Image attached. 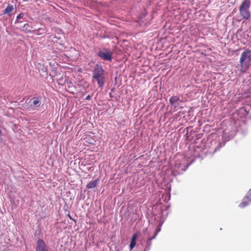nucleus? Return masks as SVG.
Segmentation results:
<instances>
[{"label": "nucleus", "instance_id": "9d476101", "mask_svg": "<svg viewBox=\"0 0 251 251\" xmlns=\"http://www.w3.org/2000/svg\"><path fill=\"white\" fill-rule=\"evenodd\" d=\"M13 10V6L12 5L9 4L5 10L3 11V14H6L11 12Z\"/></svg>", "mask_w": 251, "mask_h": 251}, {"label": "nucleus", "instance_id": "ddd939ff", "mask_svg": "<svg viewBox=\"0 0 251 251\" xmlns=\"http://www.w3.org/2000/svg\"><path fill=\"white\" fill-rule=\"evenodd\" d=\"M24 16V13H21L19 14L17 17V19L16 20L15 24H18L19 23H22V22L19 21V19L23 18Z\"/></svg>", "mask_w": 251, "mask_h": 251}, {"label": "nucleus", "instance_id": "20e7f679", "mask_svg": "<svg viewBox=\"0 0 251 251\" xmlns=\"http://www.w3.org/2000/svg\"><path fill=\"white\" fill-rule=\"evenodd\" d=\"M97 55L103 60L110 61L112 60V52L110 50H106L105 51H100Z\"/></svg>", "mask_w": 251, "mask_h": 251}, {"label": "nucleus", "instance_id": "2eb2a0df", "mask_svg": "<svg viewBox=\"0 0 251 251\" xmlns=\"http://www.w3.org/2000/svg\"><path fill=\"white\" fill-rule=\"evenodd\" d=\"M68 216L69 217V218L70 219H71V220H73V221H75V220H74V219H73L70 214H68Z\"/></svg>", "mask_w": 251, "mask_h": 251}, {"label": "nucleus", "instance_id": "7ed1b4c3", "mask_svg": "<svg viewBox=\"0 0 251 251\" xmlns=\"http://www.w3.org/2000/svg\"><path fill=\"white\" fill-rule=\"evenodd\" d=\"M251 4V0H244L239 7L240 13L245 20H249L251 17L249 10Z\"/></svg>", "mask_w": 251, "mask_h": 251}, {"label": "nucleus", "instance_id": "0eeeda50", "mask_svg": "<svg viewBox=\"0 0 251 251\" xmlns=\"http://www.w3.org/2000/svg\"><path fill=\"white\" fill-rule=\"evenodd\" d=\"M137 238V233H134L133 234L130 241V250L131 251L133 248L135 246L136 244V239Z\"/></svg>", "mask_w": 251, "mask_h": 251}, {"label": "nucleus", "instance_id": "6e6552de", "mask_svg": "<svg viewBox=\"0 0 251 251\" xmlns=\"http://www.w3.org/2000/svg\"><path fill=\"white\" fill-rule=\"evenodd\" d=\"M33 100L32 104L36 107L39 106L41 104V99L39 98H34L32 99Z\"/></svg>", "mask_w": 251, "mask_h": 251}, {"label": "nucleus", "instance_id": "9b49d317", "mask_svg": "<svg viewBox=\"0 0 251 251\" xmlns=\"http://www.w3.org/2000/svg\"><path fill=\"white\" fill-rule=\"evenodd\" d=\"M35 31L38 32L36 33L37 35H40L46 33L47 31L45 27H40L36 30Z\"/></svg>", "mask_w": 251, "mask_h": 251}, {"label": "nucleus", "instance_id": "1a4fd4ad", "mask_svg": "<svg viewBox=\"0 0 251 251\" xmlns=\"http://www.w3.org/2000/svg\"><path fill=\"white\" fill-rule=\"evenodd\" d=\"M97 184H98V181L97 180H95V181H90V182H89L87 184L86 187L88 189H92V188H93L96 187Z\"/></svg>", "mask_w": 251, "mask_h": 251}, {"label": "nucleus", "instance_id": "f03ea898", "mask_svg": "<svg viewBox=\"0 0 251 251\" xmlns=\"http://www.w3.org/2000/svg\"><path fill=\"white\" fill-rule=\"evenodd\" d=\"M93 78L96 79L99 86L102 88L104 84V71L102 67L99 65H96L93 71Z\"/></svg>", "mask_w": 251, "mask_h": 251}, {"label": "nucleus", "instance_id": "423d86ee", "mask_svg": "<svg viewBox=\"0 0 251 251\" xmlns=\"http://www.w3.org/2000/svg\"><path fill=\"white\" fill-rule=\"evenodd\" d=\"M32 27L28 24H25L24 26L21 28V30L25 33L35 32V30H32Z\"/></svg>", "mask_w": 251, "mask_h": 251}, {"label": "nucleus", "instance_id": "dca6fc26", "mask_svg": "<svg viewBox=\"0 0 251 251\" xmlns=\"http://www.w3.org/2000/svg\"><path fill=\"white\" fill-rule=\"evenodd\" d=\"M149 249H150V247H146L145 248V249H144V251H148L149 250Z\"/></svg>", "mask_w": 251, "mask_h": 251}, {"label": "nucleus", "instance_id": "f8f14e48", "mask_svg": "<svg viewBox=\"0 0 251 251\" xmlns=\"http://www.w3.org/2000/svg\"><path fill=\"white\" fill-rule=\"evenodd\" d=\"M179 99L177 96H173L170 99V102L172 104H174L176 103Z\"/></svg>", "mask_w": 251, "mask_h": 251}, {"label": "nucleus", "instance_id": "f3484780", "mask_svg": "<svg viewBox=\"0 0 251 251\" xmlns=\"http://www.w3.org/2000/svg\"><path fill=\"white\" fill-rule=\"evenodd\" d=\"M90 99V95H88L86 98H85V100H88Z\"/></svg>", "mask_w": 251, "mask_h": 251}, {"label": "nucleus", "instance_id": "39448f33", "mask_svg": "<svg viewBox=\"0 0 251 251\" xmlns=\"http://www.w3.org/2000/svg\"><path fill=\"white\" fill-rule=\"evenodd\" d=\"M36 251H49L48 247L43 239H39L36 243Z\"/></svg>", "mask_w": 251, "mask_h": 251}, {"label": "nucleus", "instance_id": "f257e3e1", "mask_svg": "<svg viewBox=\"0 0 251 251\" xmlns=\"http://www.w3.org/2000/svg\"><path fill=\"white\" fill-rule=\"evenodd\" d=\"M251 61V51L248 49L244 51L241 54L240 64L241 66L240 71L246 73L249 69Z\"/></svg>", "mask_w": 251, "mask_h": 251}, {"label": "nucleus", "instance_id": "4468645a", "mask_svg": "<svg viewBox=\"0 0 251 251\" xmlns=\"http://www.w3.org/2000/svg\"><path fill=\"white\" fill-rule=\"evenodd\" d=\"M157 234V232H156V233H155L154 235L151 238L149 239V241L148 242V243H148V244L149 245V246H150V245H151V240H152V239H154V238H155V236H156Z\"/></svg>", "mask_w": 251, "mask_h": 251}]
</instances>
